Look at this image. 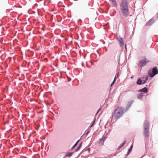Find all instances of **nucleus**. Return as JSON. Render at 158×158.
Instances as JSON below:
<instances>
[{
    "instance_id": "nucleus-2",
    "label": "nucleus",
    "mask_w": 158,
    "mask_h": 158,
    "mask_svg": "<svg viewBox=\"0 0 158 158\" xmlns=\"http://www.w3.org/2000/svg\"><path fill=\"white\" fill-rule=\"evenodd\" d=\"M120 9L122 15L127 16L129 14L128 6V3L127 0H122L120 4Z\"/></svg>"
},
{
    "instance_id": "nucleus-23",
    "label": "nucleus",
    "mask_w": 158,
    "mask_h": 158,
    "mask_svg": "<svg viewBox=\"0 0 158 158\" xmlns=\"http://www.w3.org/2000/svg\"><path fill=\"white\" fill-rule=\"evenodd\" d=\"M101 110V109L100 108V109H99L97 111V113H96V114H98V113L99 112V110Z\"/></svg>"
},
{
    "instance_id": "nucleus-5",
    "label": "nucleus",
    "mask_w": 158,
    "mask_h": 158,
    "mask_svg": "<svg viewBox=\"0 0 158 158\" xmlns=\"http://www.w3.org/2000/svg\"><path fill=\"white\" fill-rule=\"evenodd\" d=\"M144 129H149V123L147 121H145L144 123Z\"/></svg>"
},
{
    "instance_id": "nucleus-14",
    "label": "nucleus",
    "mask_w": 158,
    "mask_h": 158,
    "mask_svg": "<svg viewBox=\"0 0 158 158\" xmlns=\"http://www.w3.org/2000/svg\"><path fill=\"white\" fill-rule=\"evenodd\" d=\"M79 140H78L77 142L75 143V144L72 147V149H73L77 145V143L79 142Z\"/></svg>"
},
{
    "instance_id": "nucleus-22",
    "label": "nucleus",
    "mask_w": 158,
    "mask_h": 158,
    "mask_svg": "<svg viewBox=\"0 0 158 158\" xmlns=\"http://www.w3.org/2000/svg\"><path fill=\"white\" fill-rule=\"evenodd\" d=\"M125 143H126V142H124V143L122 144V146H121L120 147H122L124 145V144H125Z\"/></svg>"
},
{
    "instance_id": "nucleus-6",
    "label": "nucleus",
    "mask_w": 158,
    "mask_h": 158,
    "mask_svg": "<svg viewBox=\"0 0 158 158\" xmlns=\"http://www.w3.org/2000/svg\"><path fill=\"white\" fill-rule=\"evenodd\" d=\"M149 129H144L143 133L146 137H148L149 135Z\"/></svg>"
},
{
    "instance_id": "nucleus-4",
    "label": "nucleus",
    "mask_w": 158,
    "mask_h": 158,
    "mask_svg": "<svg viewBox=\"0 0 158 158\" xmlns=\"http://www.w3.org/2000/svg\"><path fill=\"white\" fill-rule=\"evenodd\" d=\"M149 62V61L146 60L145 59L144 60H141L139 61L138 62V66L139 67H142L145 65L146 64Z\"/></svg>"
},
{
    "instance_id": "nucleus-1",
    "label": "nucleus",
    "mask_w": 158,
    "mask_h": 158,
    "mask_svg": "<svg viewBox=\"0 0 158 158\" xmlns=\"http://www.w3.org/2000/svg\"><path fill=\"white\" fill-rule=\"evenodd\" d=\"M124 109L121 106H118L115 109L112 113V120L115 122L118 118L121 117L124 114Z\"/></svg>"
},
{
    "instance_id": "nucleus-29",
    "label": "nucleus",
    "mask_w": 158,
    "mask_h": 158,
    "mask_svg": "<svg viewBox=\"0 0 158 158\" xmlns=\"http://www.w3.org/2000/svg\"><path fill=\"white\" fill-rule=\"evenodd\" d=\"M88 149V150H89V151L90 150V149H89V148Z\"/></svg>"
},
{
    "instance_id": "nucleus-3",
    "label": "nucleus",
    "mask_w": 158,
    "mask_h": 158,
    "mask_svg": "<svg viewBox=\"0 0 158 158\" xmlns=\"http://www.w3.org/2000/svg\"><path fill=\"white\" fill-rule=\"evenodd\" d=\"M152 74L151 71L148 72V74L149 76L151 77H154L155 75L158 73V70L156 67H155L152 69Z\"/></svg>"
},
{
    "instance_id": "nucleus-16",
    "label": "nucleus",
    "mask_w": 158,
    "mask_h": 158,
    "mask_svg": "<svg viewBox=\"0 0 158 158\" xmlns=\"http://www.w3.org/2000/svg\"><path fill=\"white\" fill-rule=\"evenodd\" d=\"M142 98V95L141 94L139 95L138 96V98L141 99Z\"/></svg>"
},
{
    "instance_id": "nucleus-13",
    "label": "nucleus",
    "mask_w": 158,
    "mask_h": 158,
    "mask_svg": "<svg viewBox=\"0 0 158 158\" xmlns=\"http://www.w3.org/2000/svg\"><path fill=\"white\" fill-rule=\"evenodd\" d=\"M81 145H82L81 143H80V145H79V146L76 149L75 151L76 152H77L80 150V148H81Z\"/></svg>"
},
{
    "instance_id": "nucleus-27",
    "label": "nucleus",
    "mask_w": 158,
    "mask_h": 158,
    "mask_svg": "<svg viewBox=\"0 0 158 158\" xmlns=\"http://www.w3.org/2000/svg\"><path fill=\"white\" fill-rule=\"evenodd\" d=\"M111 2H112L114 0H110Z\"/></svg>"
},
{
    "instance_id": "nucleus-12",
    "label": "nucleus",
    "mask_w": 158,
    "mask_h": 158,
    "mask_svg": "<svg viewBox=\"0 0 158 158\" xmlns=\"http://www.w3.org/2000/svg\"><path fill=\"white\" fill-rule=\"evenodd\" d=\"M111 2L113 6H117V3L115 0H114Z\"/></svg>"
},
{
    "instance_id": "nucleus-26",
    "label": "nucleus",
    "mask_w": 158,
    "mask_h": 158,
    "mask_svg": "<svg viewBox=\"0 0 158 158\" xmlns=\"http://www.w3.org/2000/svg\"><path fill=\"white\" fill-rule=\"evenodd\" d=\"M113 84H112V83L110 85V86H112Z\"/></svg>"
},
{
    "instance_id": "nucleus-11",
    "label": "nucleus",
    "mask_w": 158,
    "mask_h": 158,
    "mask_svg": "<svg viewBox=\"0 0 158 158\" xmlns=\"http://www.w3.org/2000/svg\"><path fill=\"white\" fill-rule=\"evenodd\" d=\"M142 84V80L140 79H139L137 82V84L138 85H140Z\"/></svg>"
},
{
    "instance_id": "nucleus-9",
    "label": "nucleus",
    "mask_w": 158,
    "mask_h": 158,
    "mask_svg": "<svg viewBox=\"0 0 158 158\" xmlns=\"http://www.w3.org/2000/svg\"><path fill=\"white\" fill-rule=\"evenodd\" d=\"M138 91L147 93L148 92V89L147 88L144 87L143 89H139Z\"/></svg>"
},
{
    "instance_id": "nucleus-8",
    "label": "nucleus",
    "mask_w": 158,
    "mask_h": 158,
    "mask_svg": "<svg viewBox=\"0 0 158 158\" xmlns=\"http://www.w3.org/2000/svg\"><path fill=\"white\" fill-rule=\"evenodd\" d=\"M106 138L105 137L102 138L99 141L98 143L101 146H102L104 144V142Z\"/></svg>"
},
{
    "instance_id": "nucleus-17",
    "label": "nucleus",
    "mask_w": 158,
    "mask_h": 158,
    "mask_svg": "<svg viewBox=\"0 0 158 158\" xmlns=\"http://www.w3.org/2000/svg\"><path fill=\"white\" fill-rule=\"evenodd\" d=\"M72 154H73L72 153H69L67 155V156H71L72 155Z\"/></svg>"
},
{
    "instance_id": "nucleus-25",
    "label": "nucleus",
    "mask_w": 158,
    "mask_h": 158,
    "mask_svg": "<svg viewBox=\"0 0 158 158\" xmlns=\"http://www.w3.org/2000/svg\"><path fill=\"white\" fill-rule=\"evenodd\" d=\"M132 148H133V145H131V148H131V149H132Z\"/></svg>"
},
{
    "instance_id": "nucleus-28",
    "label": "nucleus",
    "mask_w": 158,
    "mask_h": 158,
    "mask_svg": "<svg viewBox=\"0 0 158 158\" xmlns=\"http://www.w3.org/2000/svg\"><path fill=\"white\" fill-rule=\"evenodd\" d=\"M118 64H119V61H118Z\"/></svg>"
},
{
    "instance_id": "nucleus-21",
    "label": "nucleus",
    "mask_w": 158,
    "mask_h": 158,
    "mask_svg": "<svg viewBox=\"0 0 158 158\" xmlns=\"http://www.w3.org/2000/svg\"><path fill=\"white\" fill-rule=\"evenodd\" d=\"M116 80V77H115L114 78V81H113V82H112V84H114V82H115Z\"/></svg>"
},
{
    "instance_id": "nucleus-18",
    "label": "nucleus",
    "mask_w": 158,
    "mask_h": 158,
    "mask_svg": "<svg viewBox=\"0 0 158 158\" xmlns=\"http://www.w3.org/2000/svg\"><path fill=\"white\" fill-rule=\"evenodd\" d=\"M132 149H131V148H130L128 150V154L130 152H131V151Z\"/></svg>"
},
{
    "instance_id": "nucleus-20",
    "label": "nucleus",
    "mask_w": 158,
    "mask_h": 158,
    "mask_svg": "<svg viewBox=\"0 0 158 158\" xmlns=\"http://www.w3.org/2000/svg\"><path fill=\"white\" fill-rule=\"evenodd\" d=\"M116 80V77H115L114 78V81H113V82H112V84H114V82H115Z\"/></svg>"
},
{
    "instance_id": "nucleus-15",
    "label": "nucleus",
    "mask_w": 158,
    "mask_h": 158,
    "mask_svg": "<svg viewBox=\"0 0 158 158\" xmlns=\"http://www.w3.org/2000/svg\"><path fill=\"white\" fill-rule=\"evenodd\" d=\"M148 79V77H146V80H145L143 81V82L142 83V84H145L146 82V81H147V80Z\"/></svg>"
},
{
    "instance_id": "nucleus-19",
    "label": "nucleus",
    "mask_w": 158,
    "mask_h": 158,
    "mask_svg": "<svg viewBox=\"0 0 158 158\" xmlns=\"http://www.w3.org/2000/svg\"><path fill=\"white\" fill-rule=\"evenodd\" d=\"M116 80V77H115L114 78V81H113V82H112V84H114V82H115Z\"/></svg>"
},
{
    "instance_id": "nucleus-10",
    "label": "nucleus",
    "mask_w": 158,
    "mask_h": 158,
    "mask_svg": "<svg viewBox=\"0 0 158 158\" xmlns=\"http://www.w3.org/2000/svg\"><path fill=\"white\" fill-rule=\"evenodd\" d=\"M154 21L153 19H150L147 23V25H151L154 22Z\"/></svg>"
},
{
    "instance_id": "nucleus-7",
    "label": "nucleus",
    "mask_w": 158,
    "mask_h": 158,
    "mask_svg": "<svg viewBox=\"0 0 158 158\" xmlns=\"http://www.w3.org/2000/svg\"><path fill=\"white\" fill-rule=\"evenodd\" d=\"M118 41L119 42L120 45L121 46H122L123 45L124 43L122 38L118 37L117 38Z\"/></svg>"
},
{
    "instance_id": "nucleus-24",
    "label": "nucleus",
    "mask_w": 158,
    "mask_h": 158,
    "mask_svg": "<svg viewBox=\"0 0 158 158\" xmlns=\"http://www.w3.org/2000/svg\"><path fill=\"white\" fill-rule=\"evenodd\" d=\"M94 121L93 122V123H92V125L91 126V127H92L93 126V124L94 123Z\"/></svg>"
}]
</instances>
